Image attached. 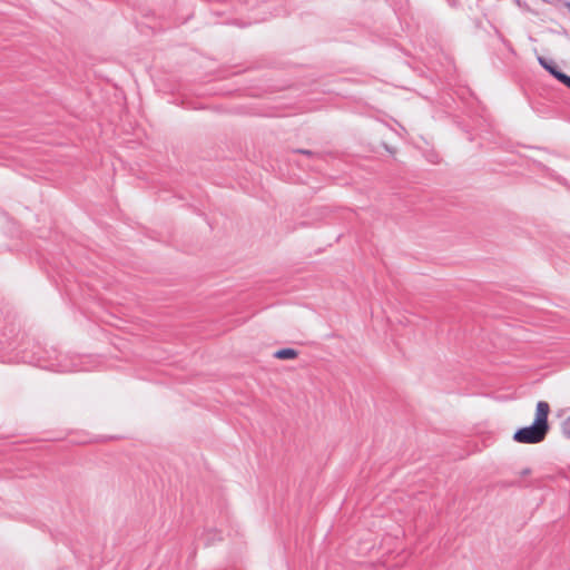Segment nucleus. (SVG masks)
Returning a JSON list of instances; mask_svg holds the SVG:
<instances>
[{
    "mask_svg": "<svg viewBox=\"0 0 570 570\" xmlns=\"http://www.w3.org/2000/svg\"><path fill=\"white\" fill-rule=\"evenodd\" d=\"M548 431L533 422L530 426L519 429L513 440L518 443L535 444L544 440Z\"/></svg>",
    "mask_w": 570,
    "mask_h": 570,
    "instance_id": "f257e3e1",
    "label": "nucleus"
},
{
    "mask_svg": "<svg viewBox=\"0 0 570 570\" xmlns=\"http://www.w3.org/2000/svg\"><path fill=\"white\" fill-rule=\"evenodd\" d=\"M549 411H550V406L547 402H544V401L538 402L534 422L538 425L546 429L547 431L549 430V425H548Z\"/></svg>",
    "mask_w": 570,
    "mask_h": 570,
    "instance_id": "f03ea898",
    "label": "nucleus"
},
{
    "mask_svg": "<svg viewBox=\"0 0 570 570\" xmlns=\"http://www.w3.org/2000/svg\"><path fill=\"white\" fill-rule=\"evenodd\" d=\"M539 63L549 72L551 73L556 79L557 75H561V71H559L556 67V65L552 61L547 60L543 57H538Z\"/></svg>",
    "mask_w": 570,
    "mask_h": 570,
    "instance_id": "7ed1b4c3",
    "label": "nucleus"
},
{
    "mask_svg": "<svg viewBox=\"0 0 570 570\" xmlns=\"http://www.w3.org/2000/svg\"><path fill=\"white\" fill-rule=\"evenodd\" d=\"M298 355L294 348H282L275 352L274 356L279 360H293Z\"/></svg>",
    "mask_w": 570,
    "mask_h": 570,
    "instance_id": "20e7f679",
    "label": "nucleus"
},
{
    "mask_svg": "<svg viewBox=\"0 0 570 570\" xmlns=\"http://www.w3.org/2000/svg\"><path fill=\"white\" fill-rule=\"evenodd\" d=\"M557 79L570 88V77L563 72L561 75H557Z\"/></svg>",
    "mask_w": 570,
    "mask_h": 570,
    "instance_id": "39448f33",
    "label": "nucleus"
},
{
    "mask_svg": "<svg viewBox=\"0 0 570 570\" xmlns=\"http://www.w3.org/2000/svg\"><path fill=\"white\" fill-rule=\"evenodd\" d=\"M299 153L305 154V155H311L312 154L309 150H299Z\"/></svg>",
    "mask_w": 570,
    "mask_h": 570,
    "instance_id": "423d86ee",
    "label": "nucleus"
}]
</instances>
